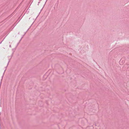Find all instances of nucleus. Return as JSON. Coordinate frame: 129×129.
Listing matches in <instances>:
<instances>
[{"mask_svg": "<svg viewBox=\"0 0 129 129\" xmlns=\"http://www.w3.org/2000/svg\"><path fill=\"white\" fill-rule=\"evenodd\" d=\"M121 60H120V62H121Z\"/></svg>", "mask_w": 129, "mask_h": 129, "instance_id": "nucleus-1", "label": "nucleus"}, {"mask_svg": "<svg viewBox=\"0 0 129 129\" xmlns=\"http://www.w3.org/2000/svg\"><path fill=\"white\" fill-rule=\"evenodd\" d=\"M40 1H41L42 0H39Z\"/></svg>", "mask_w": 129, "mask_h": 129, "instance_id": "nucleus-2", "label": "nucleus"}]
</instances>
